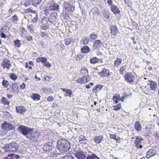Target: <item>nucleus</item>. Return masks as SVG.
I'll return each mask as SVG.
<instances>
[{
  "label": "nucleus",
  "instance_id": "1",
  "mask_svg": "<svg viewBox=\"0 0 159 159\" xmlns=\"http://www.w3.org/2000/svg\"><path fill=\"white\" fill-rule=\"evenodd\" d=\"M57 148L60 152H66L70 148V145L66 140L60 139L57 142Z\"/></svg>",
  "mask_w": 159,
  "mask_h": 159
},
{
  "label": "nucleus",
  "instance_id": "2",
  "mask_svg": "<svg viewBox=\"0 0 159 159\" xmlns=\"http://www.w3.org/2000/svg\"><path fill=\"white\" fill-rule=\"evenodd\" d=\"M59 6L58 3L54 1H49L47 4V6L44 8V14L46 16L48 15L51 11H59Z\"/></svg>",
  "mask_w": 159,
  "mask_h": 159
},
{
  "label": "nucleus",
  "instance_id": "3",
  "mask_svg": "<svg viewBox=\"0 0 159 159\" xmlns=\"http://www.w3.org/2000/svg\"><path fill=\"white\" fill-rule=\"evenodd\" d=\"M40 135V133L39 132L33 131V129H31L26 138L29 139L33 142H37L39 139Z\"/></svg>",
  "mask_w": 159,
  "mask_h": 159
},
{
  "label": "nucleus",
  "instance_id": "4",
  "mask_svg": "<svg viewBox=\"0 0 159 159\" xmlns=\"http://www.w3.org/2000/svg\"><path fill=\"white\" fill-rule=\"evenodd\" d=\"M18 144L14 142H12L6 147V151L16 152L18 149Z\"/></svg>",
  "mask_w": 159,
  "mask_h": 159
},
{
  "label": "nucleus",
  "instance_id": "5",
  "mask_svg": "<svg viewBox=\"0 0 159 159\" xmlns=\"http://www.w3.org/2000/svg\"><path fill=\"white\" fill-rule=\"evenodd\" d=\"M31 129L22 125H20L18 128V131L24 135L27 136L30 131Z\"/></svg>",
  "mask_w": 159,
  "mask_h": 159
},
{
  "label": "nucleus",
  "instance_id": "6",
  "mask_svg": "<svg viewBox=\"0 0 159 159\" xmlns=\"http://www.w3.org/2000/svg\"><path fill=\"white\" fill-rule=\"evenodd\" d=\"M124 78L125 81L128 83L133 82L135 79L134 75L130 72L126 73L125 75Z\"/></svg>",
  "mask_w": 159,
  "mask_h": 159
},
{
  "label": "nucleus",
  "instance_id": "7",
  "mask_svg": "<svg viewBox=\"0 0 159 159\" xmlns=\"http://www.w3.org/2000/svg\"><path fill=\"white\" fill-rule=\"evenodd\" d=\"M2 128L6 131H10L11 130H14L15 127L12 124L6 122L3 123L2 125Z\"/></svg>",
  "mask_w": 159,
  "mask_h": 159
},
{
  "label": "nucleus",
  "instance_id": "8",
  "mask_svg": "<svg viewBox=\"0 0 159 159\" xmlns=\"http://www.w3.org/2000/svg\"><path fill=\"white\" fill-rule=\"evenodd\" d=\"M74 8L68 2H65L64 3V9L65 10L66 13L72 11L74 10Z\"/></svg>",
  "mask_w": 159,
  "mask_h": 159
},
{
  "label": "nucleus",
  "instance_id": "9",
  "mask_svg": "<svg viewBox=\"0 0 159 159\" xmlns=\"http://www.w3.org/2000/svg\"><path fill=\"white\" fill-rule=\"evenodd\" d=\"M74 155L76 157L79 159H84L86 157L85 153L80 150H77L74 153Z\"/></svg>",
  "mask_w": 159,
  "mask_h": 159
},
{
  "label": "nucleus",
  "instance_id": "10",
  "mask_svg": "<svg viewBox=\"0 0 159 159\" xmlns=\"http://www.w3.org/2000/svg\"><path fill=\"white\" fill-rule=\"evenodd\" d=\"M90 80V76L89 75H87L86 76L79 79L77 80V82L79 83L84 84L89 81Z\"/></svg>",
  "mask_w": 159,
  "mask_h": 159
},
{
  "label": "nucleus",
  "instance_id": "11",
  "mask_svg": "<svg viewBox=\"0 0 159 159\" xmlns=\"http://www.w3.org/2000/svg\"><path fill=\"white\" fill-rule=\"evenodd\" d=\"M11 65L10 61L7 59H4L2 64V66L4 69H8Z\"/></svg>",
  "mask_w": 159,
  "mask_h": 159
},
{
  "label": "nucleus",
  "instance_id": "12",
  "mask_svg": "<svg viewBox=\"0 0 159 159\" xmlns=\"http://www.w3.org/2000/svg\"><path fill=\"white\" fill-rule=\"evenodd\" d=\"M111 37L112 38H114L118 32V30L116 26H111Z\"/></svg>",
  "mask_w": 159,
  "mask_h": 159
},
{
  "label": "nucleus",
  "instance_id": "13",
  "mask_svg": "<svg viewBox=\"0 0 159 159\" xmlns=\"http://www.w3.org/2000/svg\"><path fill=\"white\" fill-rule=\"evenodd\" d=\"M148 85H150V88L151 90L154 91H156L157 87V85L155 82L151 81H150V84H148L147 86Z\"/></svg>",
  "mask_w": 159,
  "mask_h": 159
},
{
  "label": "nucleus",
  "instance_id": "14",
  "mask_svg": "<svg viewBox=\"0 0 159 159\" xmlns=\"http://www.w3.org/2000/svg\"><path fill=\"white\" fill-rule=\"evenodd\" d=\"M142 140H143L141 137H137L136 138L135 142L136 146L137 148H142V146L140 145V143Z\"/></svg>",
  "mask_w": 159,
  "mask_h": 159
},
{
  "label": "nucleus",
  "instance_id": "15",
  "mask_svg": "<svg viewBox=\"0 0 159 159\" xmlns=\"http://www.w3.org/2000/svg\"><path fill=\"white\" fill-rule=\"evenodd\" d=\"M61 89L66 93V94L65 95V96H68L70 98L71 97L72 94V92L70 89H66L64 88H61Z\"/></svg>",
  "mask_w": 159,
  "mask_h": 159
},
{
  "label": "nucleus",
  "instance_id": "16",
  "mask_svg": "<svg viewBox=\"0 0 159 159\" xmlns=\"http://www.w3.org/2000/svg\"><path fill=\"white\" fill-rule=\"evenodd\" d=\"M99 73L100 76L102 77H107L110 75L109 70L105 69H103L102 71Z\"/></svg>",
  "mask_w": 159,
  "mask_h": 159
},
{
  "label": "nucleus",
  "instance_id": "17",
  "mask_svg": "<svg viewBox=\"0 0 159 159\" xmlns=\"http://www.w3.org/2000/svg\"><path fill=\"white\" fill-rule=\"evenodd\" d=\"M103 85L101 84L97 85L94 87L93 89V93H97L98 92L101 90L103 87Z\"/></svg>",
  "mask_w": 159,
  "mask_h": 159
},
{
  "label": "nucleus",
  "instance_id": "18",
  "mask_svg": "<svg viewBox=\"0 0 159 159\" xmlns=\"http://www.w3.org/2000/svg\"><path fill=\"white\" fill-rule=\"evenodd\" d=\"M103 138V136H96L93 138V141L96 143H100Z\"/></svg>",
  "mask_w": 159,
  "mask_h": 159
},
{
  "label": "nucleus",
  "instance_id": "19",
  "mask_svg": "<svg viewBox=\"0 0 159 159\" xmlns=\"http://www.w3.org/2000/svg\"><path fill=\"white\" fill-rule=\"evenodd\" d=\"M52 147V145H49L48 144L46 143L43 146V150L46 152H49L51 151Z\"/></svg>",
  "mask_w": 159,
  "mask_h": 159
},
{
  "label": "nucleus",
  "instance_id": "20",
  "mask_svg": "<svg viewBox=\"0 0 159 159\" xmlns=\"http://www.w3.org/2000/svg\"><path fill=\"white\" fill-rule=\"evenodd\" d=\"M12 88L13 90V92L14 93H17L19 92L18 86L17 83H13L12 84Z\"/></svg>",
  "mask_w": 159,
  "mask_h": 159
},
{
  "label": "nucleus",
  "instance_id": "21",
  "mask_svg": "<svg viewBox=\"0 0 159 159\" xmlns=\"http://www.w3.org/2000/svg\"><path fill=\"white\" fill-rule=\"evenodd\" d=\"M134 129L136 130V131L139 132L141 131L142 129V126L140 123L137 121L135 122L134 125Z\"/></svg>",
  "mask_w": 159,
  "mask_h": 159
},
{
  "label": "nucleus",
  "instance_id": "22",
  "mask_svg": "<svg viewBox=\"0 0 159 159\" xmlns=\"http://www.w3.org/2000/svg\"><path fill=\"white\" fill-rule=\"evenodd\" d=\"M16 108L17 112L21 114H23L26 111V110L23 106L17 107Z\"/></svg>",
  "mask_w": 159,
  "mask_h": 159
},
{
  "label": "nucleus",
  "instance_id": "23",
  "mask_svg": "<svg viewBox=\"0 0 159 159\" xmlns=\"http://www.w3.org/2000/svg\"><path fill=\"white\" fill-rule=\"evenodd\" d=\"M156 154V152L154 150L150 149L147 153L146 157L147 158H149L153 156Z\"/></svg>",
  "mask_w": 159,
  "mask_h": 159
},
{
  "label": "nucleus",
  "instance_id": "24",
  "mask_svg": "<svg viewBox=\"0 0 159 159\" xmlns=\"http://www.w3.org/2000/svg\"><path fill=\"white\" fill-rule=\"evenodd\" d=\"M111 11L115 14L119 13L120 12L119 9L115 5H112L111 7Z\"/></svg>",
  "mask_w": 159,
  "mask_h": 159
},
{
  "label": "nucleus",
  "instance_id": "25",
  "mask_svg": "<svg viewBox=\"0 0 159 159\" xmlns=\"http://www.w3.org/2000/svg\"><path fill=\"white\" fill-rule=\"evenodd\" d=\"M31 97L34 101H39L40 99L41 96L38 94L34 93L32 95Z\"/></svg>",
  "mask_w": 159,
  "mask_h": 159
},
{
  "label": "nucleus",
  "instance_id": "26",
  "mask_svg": "<svg viewBox=\"0 0 159 159\" xmlns=\"http://www.w3.org/2000/svg\"><path fill=\"white\" fill-rule=\"evenodd\" d=\"M82 52L84 53H88L90 51V49L88 46H84L81 48Z\"/></svg>",
  "mask_w": 159,
  "mask_h": 159
},
{
  "label": "nucleus",
  "instance_id": "27",
  "mask_svg": "<svg viewBox=\"0 0 159 159\" xmlns=\"http://www.w3.org/2000/svg\"><path fill=\"white\" fill-rule=\"evenodd\" d=\"M122 62V61L121 59L117 58L114 61V66L117 67Z\"/></svg>",
  "mask_w": 159,
  "mask_h": 159
},
{
  "label": "nucleus",
  "instance_id": "28",
  "mask_svg": "<svg viewBox=\"0 0 159 159\" xmlns=\"http://www.w3.org/2000/svg\"><path fill=\"white\" fill-rule=\"evenodd\" d=\"M28 1L32 4L34 6H36L39 5L40 3V1H39L38 0H28Z\"/></svg>",
  "mask_w": 159,
  "mask_h": 159
},
{
  "label": "nucleus",
  "instance_id": "29",
  "mask_svg": "<svg viewBox=\"0 0 159 159\" xmlns=\"http://www.w3.org/2000/svg\"><path fill=\"white\" fill-rule=\"evenodd\" d=\"M112 99L115 103H116L120 100V95H114Z\"/></svg>",
  "mask_w": 159,
  "mask_h": 159
},
{
  "label": "nucleus",
  "instance_id": "30",
  "mask_svg": "<svg viewBox=\"0 0 159 159\" xmlns=\"http://www.w3.org/2000/svg\"><path fill=\"white\" fill-rule=\"evenodd\" d=\"M87 159H100L96 155L92 153L89 155L87 157Z\"/></svg>",
  "mask_w": 159,
  "mask_h": 159
},
{
  "label": "nucleus",
  "instance_id": "31",
  "mask_svg": "<svg viewBox=\"0 0 159 159\" xmlns=\"http://www.w3.org/2000/svg\"><path fill=\"white\" fill-rule=\"evenodd\" d=\"M99 61V59L96 57H94L90 59V62L91 63L94 64L98 62Z\"/></svg>",
  "mask_w": 159,
  "mask_h": 159
},
{
  "label": "nucleus",
  "instance_id": "32",
  "mask_svg": "<svg viewBox=\"0 0 159 159\" xmlns=\"http://www.w3.org/2000/svg\"><path fill=\"white\" fill-rule=\"evenodd\" d=\"M110 138L111 139H113L116 140L117 143H120V140L119 139V137L118 136H116L115 134H110Z\"/></svg>",
  "mask_w": 159,
  "mask_h": 159
},
{
  "label": "nucleus",
  "instance_id": "33",
  "mask_svg": "<svg viewBox=\"0 0 159 159\" xmlns=\"http://www.w3.org/2000/svg\"><path fill=\"white\" fill-rule=\"evenodd\" d=\"M47 61V59L46 57H40L37 58L36 59V61L38 62H42L43 63L44 62H46Z\"/></svg>",
  "mask_w": 159,
  "mask_h": 159
},
{
  "label": "nucleus",
  "instance_id": "34",
  "mask_svg": "<svg viewBox=\"0 0 159 159\" xmlns=\"http://www.w3.org/2000/svg\"><path fill=\"white\" fill-rule=\"evenodd\" d=\"M1 102L3 104L9 105L10 103V102L7 100V98L3 97L1 100Z\"/></svg>",
  "mask_w": 159,
  "mask_h": 159
},
{
  "label": "nucleus",
  "instance_id": "35",
  "mask_svg": "<svg viewBox=\"0 0 159 159\" xmlns=\"http://www.w3.org/2000/svg\"><path fill=\"white\" fill-rule=\"evenodd\" d=\"M6 28L5 27H3L2 28L1 31L0 35L2 38L6 39L7 38V36L4 33L5 32V30H6Z\"/></svg>",
  "mask_w": 159,
  "mask_h": 159
},
{
  "label": "nucleus",
  "instance_id": "36",
  "mask_svg": "<svg viewBox=\"0 0 159 159\" xmlns=\"http://www.w3.org/2000/svg\"><path fill=\"white\" fill-rule=\"evenodd\" d=\"M98 38V36L97 34L93 33L90 35V38L91 40H93Z\"/></svg>",
  "mask_w": 159,
  "mask_h": 159
},
{
  "label": "nucleus",
  "instance_id": "37",
  "mask_svg": "<svg viewBox=\"0 0 159 159\" xmlns=\"http://www.w3.org/2000/svg\"><path fill=\"white\" fill-rule=\"evenodd\" d=\"M145 134L148 135L152 132V129L150 127H147L145 128Z\"/></svg>",
  "mask_w": 159,
  "mask_h": 159
},
{
  "label": "nucleus",
  "instance_id": "38",
  "mask_svg": "<svg viewBox=\"0 0 159 159\" xmlns=\"http://www.w3.org/2000/svg\"><path fill=\"white\" fill-rule=\"evenodd\" d=\"M80 73L83 75H86L88 74V71L86 68L83 67L81 69Z\"/></svg>",
  "mask_w": 159,
  "mask_h": 159
},
{
  "label": "nucleus",
  "instance_id": "39",
  "mask_svg": "<svg viewBox=\"0 0 159 159\" xmlns=\"http://www.w3.org/2000/svg\"><path fill=\"white\" fill-rule=\"evenodd\" d=\"M113 107H114V110L116 111L119 110L121 107V105L120 103H119L116 106H113Z\"/></svg>",
  "mask_w": 159,
  "mask_h": 159
},
{
  "label": "nucleus",
  "instance_id": "40",
  "mask_svg": "<svg viewBox=\"0 0 159 159\" xmlns=\"http://www.w3.org/2000/svg\"><path fill=\"white\" fill-rule=\"evenodd\" d=\"M92 12L93 14L98 15L99 13V10L97 8L94 7L92 8Z\"/></svg>",
  "mask_w": 159,
  "mask_h": 159
},
{
  "label": "nucleus",
  "instance_id": "41",
  "mask_svg": "<svg viewBox=\"0 0 159 159\" xmlns=\"http://www.w3.org/2000/svg\"><path fill=\"white\" fill-rule=\"evenodd\" d=\"M83 43L84 45H87L89 42V39L88 38H85L82 39Z\"/></svg>",
  "mask_w": 159,
  "mask_h": 159
},
{
  "label": "nucleus",
  "instance_id": "42",
  "mask_svg": "<svg viewBox=\"0 0 159 159\" xmlns=\"http://www.w3.org/2000/svg\"><path fill=\"white\" fill-rule=\"evenodd\" d=\"M101 43V41L100 40H96L94 41V44H93V46L96 48L97 47L98 45L100 44Z\"/></svg>",
  "mask_w": 159,
  "mask_h": 159
},
{
  "label": "nucleus",
  "instance_id": "43",
  "mask_svg": "<svg viewBox=\"0 0 159 159\" xmlns=\"http://www.w3.org/2000/svg\"><path fill=\"white\" fill-rule=\"evenodd\" d=\"M51 153L52 155H55L57 154V152L56 150V148L54 147H52V149H51V151L50 152Z\"/></svg>",
  "mask_w": 159,
  "mask_h": 159
},
{
  "label": "nucleus",
  "instance_id": "44",
  "mask_svg": "<svg viewBox=\"0 0 159 159\" xmlns=\"http://www.w3.org/2000/svg\"><path fill=\"white\" fill-rule=\"evenodd\" d=\"M148 86L147 87V86H146L143 89L144 92L146 94H148L150 91V89L148 88Z\"/></svg>",
  "mask_w": 159,
  "mask_h": 159
},
{
  "label": "nucleus",
  "instance_id": "45",
  "mask_svg": "<svg viewBox=\"0 0 159 159\" xmlns=\"http://www.w3.org/2000/svg\"><path fill=\"white\" fill-rule=\"evenodd\" d=\"M43 66H46L47 68H50L51 66V64L50 63L46 61V62H44L43 63Z\"/></svg>",
  "mask_w": 159,
  "mask_h": 159
},
{
  "label": "nucleus",
  "instance_id": "46",
  "mask_svg": "<svg viewBox=\"0 0 159 159\" xmlns=\"http://www.w3.org/2000/svg\"><path fill=\"white\" fill-rule=\"evenodd\" d=\"M12 18L13 22L15 23H16L18 20V17L16 15H14Z\"/></svg>",
  "mask_w": 159,
  "mask_h": 159
},
{
  "label": "nucleus",
  "instance_id": "47",
  "mask_svg": "<svg viewBox=\"0 0 159 159\" xmlns=\"http://www.w3.org/2000/svg\"><path fill=\"white\" fill-rule=\"evenodd\" d=\"M9 83L7 80H3L2 83V85L5 88L7 87Z\"/></svg>",
  "mask_w": 159,
  "mask_h": 159
},
{
  "label": "nucleus",
  "instance_id": "48",
  "mask_svg": "<svg viewBox=\"0 0 159 159\" xmlns=\"http://www.w3.org/2000/svg\"><path fill=\"white\" fill-rule=\"evenodd\" d=\"M61 159H74V157L71 155L65 156Z\"/></svg>",
  "mask_w": 159,
  "mask_h": 159
},
{
  "label": "nucleus",
  "instance_id": "49",
  "mask_svg": "<svg viewBox=\"0 0 159 159\" xmlns=\"http://www.w3.org/2000/svg\"><path fill=\"white\" fill-rule=\"evenodd\" d=\"M10 77L11 79L13 80H16L17 78L16 75L13 74H11L10 75Z\"/></svg>",
  "mask_w": 159,
  "mask_h": 159
},
{
  "label": "nucleus",
  "instance_id": "50",
  "mask_svg": "<svg viewBox=\"0 0 159 159\" xmlns=\"http://www.w3.org/2000/svg\"><path fill=\"white\" fill-rule=\"evenodd\" d=\"M14 43L15 46L17 47H19L20 46V41L18 40L15 41Z\"/></svg>",
  "mask_w": 159,
  "mask_h": 159
},
{
  "label": "nucleus",
  "instance_id": "51",
  "mask_svg": "<svg viewBox=\"0 0 159 159\" xmlns=\"http://www.w3.org/2000/svg\"><path fill=\"white\" fill-rule=\"evenodd\" d=\"M126 68V66H123L120 68V71L121 74H123L124 73L123 72Z\"/></svg>",
  "mask_w": 159,
  "mask_h": 159
},
{
  "label": "nucleus",
  "instance_id": "52",
  "mask_svg": "<svg viewBox=\"0 0 159 159\" xmlns=\"http://www.w3.org/2000/svg\"><path fill=\"white\" fill-rule=\"evenodd\" d=\"M103 16L104 17L107 19H108L109 18L110 15L108 12H106L103 13Z\"/></svg>",
  "mask_w": 159,
  "mask_h": 159
},
{
  "label": "nucleus",
  "instance_id": "53",
  "mask_svg": "<svg viewBox=\"0 0 159 159\" xmlns=\"http://www.w3.org/2000/svg\"><path fill=\"white\" fill-rule=\"evenodd\" d=\"M65 43L66 45H69L71 43V40L69 39H66L65 40Z\"/></svg>",
  "mask_w": 159,
  "mask_h": 159
},
{
  "label": "nucleus",
  "instance_id": "54",
  "mask_svg": "<svg viewBox=\"0 0 159 159\" xmlns=\"http://www.w3.org/2000/svg\"><path fill=\"white\" fill-rule=\"evenodd\" d=\"M54 98L52 96H49L47 98V100L48 101L52 102L54 100Z\"/></svg>",
  "mask_w": 159,
  "mask_h": 159
},
{
  "label": "nucleus",
  "instance_id": "55",
  "mask_svg": "<svg viewBox=\"0 0 159 159\" xmlns=\"http://www.w3.org/2000/svg\"><path fill=\"white\" fill-rule=\"evenodd\" d=\"M26 85L24 83H23L20 86V89H24L25 88Z\"/></svg>",
  "mask_w": 159,
  "mask_h": 159
},
{
  "label": "nucleus",
  "instance_id": "56",
  "mask_svg": "<svg viewBox=\"0 0 159 159\" xmlns=\"http://www.w3.org/2000/svg\"><path fill=\"white\" fill-rule=\"evenodd\" d=\"M37 20H38V16H37V15H36V16L32 19V21L34 23H36V22H37Z\"/></svg>",
  "mask_w": 159,
  "mask_h": 159
},
{
  "label": "nucleus",
  "instance_id": "57",
  "mask_svg": "<svg viewBox=\"0 0 159 159\" xmlns=\"http://www.w3.org/2000/svg\"><path fill=\"white\" fill-rule=\"evenodd\" d=\"M86 139L85 137L84 136L81 135L80 137L79 140L81 141L83 140H85Z\"/></svg>",
  "mask_w": 159,
  "mask_h": 159
},
{
  "label": "nucleus",
  "instance_id": "58",
  "mask_svg": "<svg viewBox=\"0 0 159 159\" xmlns=\"http://www.w3.org/2000/svg\"><path fill=\"white\" fill-rule=\"evenodd\" d=\"M32 26L30 25L28 27V30H30L31 33H32L34 31V30L32 28Z\"/></svg>",
  "mask_w": 159,
  "mask_h": 159
},
{
  "label": "nucleus",
  "instance_id": "59",
  "mask_svg": "<svg viewBox=\"0 0 159 159\" xmlns=\"http://www.w3.org/2000/svg\"><path fill=\"white\" fill-rule=\"evenodd\" d=\"M26 40L28 41H31L33 40V38L31 36H28L26 37Z\"/></svg>",
  "mask_w": 159,
  "mask_h": 159
},
{
  "label": "nucleus",
  "instance_id": "60",
  "mask_svg": "<svg viewBox=\"0 0 159 159\" xmlns=\"http://www.w3.org/2000/svg\"><path fill=\"white\" fill-rule=\"evenodd\" d=\"M57 12H52L51 14V16H53L55 18H56V16H57Z\"/></svg>",
  "mask_w": 159,
  "mask_h": 159
},
{
  "label": "nucleus",
  "instance_id": "61",
  "mask_svg": "<svg viewBox=\"0 0 159 159\" xmlns=\"http://www.w3.org/2000/svg\"><path fill=\"white\" fill-rule=\"evenodd\" d=\"M107 3L109 5H112V0H107Z\"/></svg>",
  "mask_w": 159,
  "mask_h": 159
},
{
  "label": "nucleus",
  "instance_id": "62",
  "mask_svg": "<svg viewBox=\"0 0 159 159\" xmlns=\"http://www.w3.org/2000/svg\"><path fill=\"white\" fill-rule=\"evenodd\" d=\"M82 56L81 55H78L76 57V59L77 60H80V58H82Z\"/></svg>",
  "mask_w": 159,
  "mask_h": 159
},
{
  "label": "nucleus",
  "instance_id": "63",
  "mask_svg": "<svg viewBox=\"0 0 159 159\" xmlns=\"http://www.w3.org/2000/svg\"><path fill=\"white\" fill-rule=\"evenodd\" d=\"M85 86H86V88L87 89H89L90 88V86L89 84L88 85H86Z\"/></svg>",
  "mask_w": 159,
  "mask_h": 159
},
{
  "label": "nucleus",
  "instance_id": "64",
  "mask_svg": "<svg viewBox=\"0 0 159 159\" xmlns=\"http://www.w3.org/2000/svg\"><path fill=\"white\" fill-rule=\"evenodd\" d=\"M7 97L9 98H12V96L11 95L8 94L7 95Z\"/></svg>",
  "mask_w": 159,
  "mask_h": 159
}]
</instances>
